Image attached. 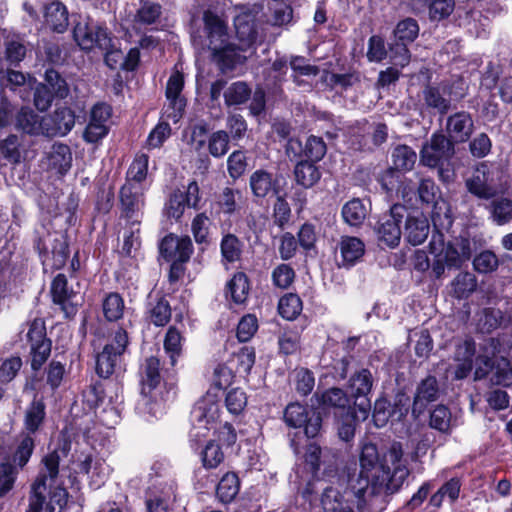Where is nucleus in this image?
Instances as JSON below:
<instances>
[{
	"label": "nucleus",
	"mask_w": 512,
	"mask_h": 512,
	"mask_svg": "<svg viewBox=\"0 0 512 512\" xmlns=\"http://www.w3.org/2000/svg\"><path fill=\"white\" fill-rule=\"evenodd\" d=\"M489 210L493 222L497 225H505L512 221V200L508 198L494 199L489 205Z\"/></svg>",
	"instance_id": "nucleus-39"
},
{
	"label": "nucleus",
	"mask_w": 512,
	"mask_h": 512,
	"mask_svg": "<svg viewBox=\"0 0 512 512\" xmlns=\"http://www.w3.org/2000/svg\"><path fill=\"white\" fill-rule=\"evenodd\" d=\"M285 423L293 428L304 426L307 438H314L321 429L322 419L313 412L310 416L305 406L299 403H290L284 411Z\"/></svg>",
	"instance_id": "nucleus-14"
},
{
	"label": "nucleus",
	"mask_w": 512,
	"mask_h": 512,
	"mask_svg": "<svg viewBox=\"0 0 512 512\" xmlns=\"http://www.w3.org/2000/svg\"><path fill=\"white\" fill-rule=\"evenodd\" d=\"M122 215L129 220L141 222L144 207V189L142 184L125 182L120 190Z\"/></svg>",
	"instance_id": "nucleus-16"
},
{
	"label": "nucleus",
	"mask_w": 512,
	"mask_h": 512,
	"mask_svg": "<svg viewBox=\"0 0 512 512\" xmlns=\"http://www.w3.org/2000/svg\"><path fill=\"white\" fill-rule=\"evenodd\" d=\"M42 125L47 137L65 136L75 125V114L68 107L57 108L52 114L42 117Z\"/></svg>",
	"instance_id": "nucleus-20"
},
{
	"label": "nucleus",
	"mask_w": 512,
	"mask_h": 512,
	"mask_svg": "<svg viewBox=\"0 0 512 512\" xmlns=\"http://www.w3.org/2000/svg\"><path fill=\"white\" fill-rule=\"evenodd\" d=\"M45 24L56 33H63L69 25V14L66 6L60 1H52L44 5Z\"/></svg>",
	"instance_id": "nucleus-25"
},
{
	"label": "nucleus",
	"mask_w": 512,
	"mask_h": 512,
	"mask_svg": "<svg viewBox=\"0 0 512 512\" xmlns=\"http://www.w3.org/2000/svg\"><path fill=\"white\" fill-rule=\"evenodd\" d=\"M183 340L182 332L176 326H170L164 338V350L172 366L181 356Z\"/></svg>",
	"instance_id": "nucleus-36"
},
{
	"label": "nucleus",
	"mask_w": 512,
	"mask_h": 512,
	"mask_svg": "<svg viewBox=\"0 0 512 512\" xmlns=\"http://www.w3.org/2000/svg\"><path fill=\"white\" fill-rule=\"evenodd\" d=\"M359 462V477L350 485V493L356 497L358 507L366 502L367 496L398 491L410 473L400 442H393L381 458L375 444L365 443Z\"/></svg>",
	"instance_id": "nucleus-1"
},
{
	"label": "nucleus",
	"mask_w": 512,
	"mask_h": 512,
	"mask_svg": "<svg viewBox=\"0 0 512 512\" xmlns=\"http://www.w3.org/2000/svg\"><path fill=\"white\" fill-rule=\"evenodd\" d=\"M438 384L434 376H428L418 385L414 402L413 413L421 414L428 403L433 402L438 397Z\"/></svg>",
	"instance_id": "nucleus-27"
},
{
	"label": "nucleus",
	"mask_w": 512,
	"mask_h": 512,
	"mask_svg": "<svg viewBox=\"0 0 512 512\" xmlns=\"http://www.w3.org/2000/svg\"><path fill=\"white\" fill-rule=\"evenodd\" d=\"M474 122L468 112H456L446 121L448 139L454 143L466 142L473 133Z\"/></svg>",
	"instance_id": "nucleus-23"
},
{
	"label": "nucleus",
	"mask_w": 512,
	"mask_h": 512,
	"mask_svg": "<svg viewBox=\"0 0 512 512\" xmlns=\"http://www.w3.org/2000/svg\"><path fill=\"white\" fill-rule=\"evenodd\" d=\"M367 216V208L359 198L348 201L342 208V217L350 226H359Z\"/></svg>",
	"instance_id": "nucleus-37"
},
{
	"label": "nucleus",
	"mask_w": 512,
	"mask_h": 512,
	"mask_svg": "<svg viewBox=\"0 0 512 512\" xmlns=\"http://www.w3.org/2000/svg\"><path fill=\"white\" fill-rule=\"evenodd\" d=\"M46 474H42L37 477L31 488V495L29 498V508L26 512H42L43 503L45 501L46 492V477L49 476L51 479L55 478L58 474V457L50 455L44 460Z\"/></svg>",
	"instance_id": "nucleus-19"
},
{
	"label": "nucleus",
	"mask_w": 512,
	"mask_h": 512,
	"mask_svg": "<svg viewBox=\"0 0 512 512\" xmlns=\"http://www.w3.org/2000/svg\"><path fill=\"white\" fill-rule=\"evenodd\" d=\"M223 95L227 106L242 105L251 97V88L245 82L237 81L227 87Z\"/></svg>",
	"instance_id": "nucleus-42"
},
{
	"label": "nucleus",
	"mask_w": 512,
	"mask_h": 512,
	"mask_svg": "<svg viewBox=\"0 0 512 512\" xmlns=\"http://www.w3.org/2000/svg\"><path fill=\"white\" fill-rule=\"evenodd\" d=\"M483 353L475 358V376L484 377L494 366L496 382L503 386L512 384V334H503L485 341Z\"/></svg>",
	"instance_id": "nucleus-3"
},
{
	"label": "nucleus",
	"mask_w": 512,
	"mask_h": 512,
	"mask_svg": "<svg viewBox=\"0 0 512 512\" xmlns=\"http://www.w3.org/2000/svg\"><path fill=\"white\" fill-rule=\"evenodd\" d=\"M103 314L106 320L113 322L122 318L124 314V300L118 293L108 294L102 303Z\"/></svg>",
	"instance_id": "nucleus-44"
},
{
	"label": "nucleus",
	"mask_w": 512,
	"mask_h": 512,
	"mask_svg": "<svg viewBox=\"0 0 512 512\" xmlns=\"http://www.w3.org/2000/svg\"><path fill=\"white\" fill-rule=\"evenodd\" d=\"M235 372L228 362L218 364L213 373V386L219 390L227 388L233 381Z\"/></svg>",
	"instance_id": "nucleus-61"
},
{
	"label": "nucleus",
	"mask_w": 512,
	"mask_h": 512,
	"mask_svg": "<svg viewBox=\"0 0 512 512\" xmlns=\"http://www.w3.org/2000/svg\"><path fill=\"white\" fill-rule=\"evenodd\" d=\"M149 157L146 154L136 155L127 171L126 182L139 183L146 179Z\"/></svg>",
	"instance_id": "nucleus-53"
},
{
	"label": "nucleus",
	"mask_w": 512,
	"mask_h": 512,
	"mask_svg": "<svg viewBox=\"0 0 512 512\" xmlns=\"http://www.w3.org/2000/svg\"><path fill=\"white\" fill-rule=\"evenodd\" d=\"M405 208L402 205H393L390 213L382 216L376 227V233L380 242L388 247H396L401 239V222Z\"/></svg>",
	"instance_id": "nucleus-15"
},
{
	"label": "nucleus",
	"mask_w": 512,
	"mask_h": 512,
	"mask_svg": "<svg viewBox=\"0 0 512 512\" xmlns=\"http://www.w3.org/2000/svg\"><path fill=\"white\" fill-rule=\"evenodd\" d=\"M225 404L231 414H240L247 405L246 393L240 388L230 390L226 395Z\"/></svg>",
	"instance_id": "nucleus-60"
},
{
	"label": "nucleus",
	"mask_w": 512,
	"mask_h": 512,
	"mask_svg": "<svg viewBox=\"0 0 512 512\" xmlns=\"http://www.w3.org/2000/svg\"><path fill=\"white\" fill-rule=\"evenodd\" d=\"M73 38L82 50L90 51L95 47L108 49L111 46L107 29L94 22H78L73 28Z\"/></svg>",
	"instance_id": "nucleus-9"
},
{
	"label": "nucleus",
	"mask_w": 512,
	"mask_h": 512,
	"mask_svg": "<svg viewBox=\"0 0 512 512\" xmlns=\"http://www.w3.org/2000/svg\"><path fill=\"white\" fill-rule=\"evenodd\" d=\"M228 293L236 304H242L246 301L249 292V282L247 276L242 273H236L227 284Z\"/></svg>",
	"instance_id": "nucleus-43"
},
{
	"label": "nucleus",
	"mask_w": 512,
	"mask_h": 512,
	"mask_svg": "<svg viewBox=\"0 0 512 512\" xmlns=\"http://www.w3.org/2000/svg\"><path fill=\"white\" fill-rule=\"evenodd\" d=\"M373 385L372 374L368 369H360L355 372L349 379L347 390L350 396L355 399V406L358 409L359 415L356 417L365 420L370 412L371 403L367 398Z\"/></svg>",
	"instance_id": "nucleus-11"
},
{
	"label": "nucleus",
	"mask_w": 512,
	"mask_h": 512,
	"mask_svg": "<svg viewBox=\"0 0 512 512\" xmlns=\"http://www.w3.org/2000/svg\"><path fill=\"white\" fill-rule=\"evenodd\" d=\"M169 120L162 116V120L150 132L147 143L151 148L160 147L167 138L171 135V127L168 123Z\"/></svg>",
	"instance_id": "nucleus-63"
},
{
	"label": "nucleus",
	"mask_w": 512,
	"mask_h": 512,
	"mask_svg": "<svg viewBox=\"0 0 512 512\" xmlns=\"http://www.w3.org/2000/svg\"><path fill=\"white\" fill-rule=\"evenodd\" d=\"M51 164L60 172L67 171L71 166L72 154L68 145L54 144L50 152Z\"/></svg>",
	"instance_id": "nucleus-52"
},
{
	"label": "nucleus",
	"mask_w": 512,
	"mask_h": 512,
	"mask_svg": "<svg viewBox=\"0 0 512 512\" xmlns=\"http://www.w3.org/2000/svg\"><path fill=\"white\" fill-rule=\"evenodd\" d=\"M240 483L235 473L225 474L218 483L216 494L223 503H230L238 494Z\"/></svg>",
	"instance_id": "nucleus-38"
},
{
	"label": "nucleus",
	"mask_w": 512,
	"mask_h": 512,
	"mask_svg": "<svg viewBox=\"0 0 512 512\" xmlns=\"http://www.w3.org/2000/svg\"><path fill=\"white\" fill-rule=\"evenodd\" d=\"M227 362L235 374L246 375L255 363V352L250 347H243L239 352L234 353Z\"/></svg>",
	"instance_id": "nucleus-34"
},
{
	"label": "nucleus",
	"mask_w": 512,
	"mask_h": 512,
	"mask_svg": "<svg viewBox=\"0 0 512 512\" xmlns=\"http://www.w3.org/2000/svg\"><path fill=\"white\" fill-rule=\"evenodd\" d=\"M164 408L163 399L157 398V390L152 393L141 392V397L136 404L137 413L147 421L162 416Z\"/></svg>",
	"instance_id": "nucleus-30"
},
{
	"label": "nucleus",
	"mask_w": 512,
	"mask_h": 512,
	"mask_svg": "<svg viewBox=\"0 0 512 512\" xmlns=\"http://www.w3.org/2000/svg\"><path fill=\"white\" fill-rule=\"evenodd\" d=\"M279 181V176H274L266 170L258 169L251 174L249 184L255 197L265 198L269 195L281 193Z\"/></svg>",
	"instance_id": "nucleus-24"
},
{
	"label": "nucleus",
	"mask_w": 512,
	"mask_h": 512,
	"mask_svg": "<svg viewBox=\"0 0 512 512\" xmlns=\"http://www.w3.org/2000/svg\"><path fill=\"white\" fill-rule=\"evenodd\" d=\"M304 469L307 470L311 475L312 479L308 481L306 487L302 490L301 494L304 499L309 502L313 501V495L317 490L318 479H315L320 466L324 463L323 452L319 445L315 442H309L304 447Z\"/></svg>",
	"instance_id": "nucleus-18"
},
{
	"label": "nucleus",
	"mask_w": 512,
	"mask_h": 512,
	"mask_svg": "<svg viewBox=\"0 0 512 512\" xmlns=\"http://www.w3.org/2000/svg\"><path fill=\"white\" fill-rule=\"evenodd\" d=\"M221 255L226 262H236L242 253V243L234 234H226L220 243Z\"/></svg>",
	"instance_id": "nucleus-45"
},
{
	"label": "nucleus",
	"mask_w": 512,
	"mask_h": 512,
	"mask_svg": "<svg viewBox=\"0 0 512 512\" xmlns=\"http://www.w3.org/2000/svg\"><path fill=\"white\" fill-rule=\"evenodd\" d=\"M141 375L142 393H152L157 390L161 381L159 359L154 356L147 358L142 365Z\"/></svg>",
	"instance_id": "nucleus-31"
},
{
	"label": "nucleus",
	"mask_w": 512,
	"mask_h": 512,
	"mask_svg": "<svg viewBox=\"0 0 512 512\" xmlns=\"http://www.w3.org/2000/svg\"><path fill=\"white\" fill-rule=\"evenodd\" d=\"M224 458L221 446L215 441H209L201 451L202 464L206 469L217 468Z\"/></svg>",
	"instance_id": "nucleus-48"
},
{
	"label": "nucleus",
	"mask_w": 512,
	"mask_h": 512,
	"mask_svg": "<svg viewBox=\"0 0 512 512\" xmlns=\"http://www.w3.org/2000/svg\"><path fill=\"white\" fill-rule=\"evenodd\" d=\"M424 100L428 107L445 114L450 108V100L445 98L435 87H427L424 91Z\"/></svg>",
	"instance_id": "nucleus-59"
},
{
	"label": "nucleus",
	"mask_w": 512,
	"mask_h": 512,
	"mask_svg": "<svg viewBox=\"0 0 512 512\" xmlns=\"http://www.w3.org/2000/svg\"><path fill=\"white\" fill-rule=\"evenodd\" d=\"M216 395L210 391L198 400L193 406L190 414L191 429L189 439L191 446H197L203 439L208 437L209 431L214 428L219 417V406Z\"/></svg>",
	"instance_id": "nucleus-5"
},
{
	"label": "nucleus",
	"mask_w": 512,
	"mask_h": 512,
	"mask_svg": "<svg viewBox=\"0 0 512 512\" xmlns=\"http://www.w3.org/2000/svg\"><path fill=\"white\" fill-rule=\"evenodd\" d=\"M261 10V5H254L252 9L243 11L234 18L236 35L240 42L238 45L231 41L227 24L220 16L209 10L204 12L207 47L211 51L212 60L222 72L234 69L247 59L246 52L256 40L255 15Z\"/></svg>",
	"instance_id": "nucleus-2"
},
{
	"label": "nucleus",
	"mask_w": 512,
	"mask_h": 512,
	"mask_svg": "<svg viewBox=\"0 0 512 512\" xmlns=\"http://www.w3.org/2000/svg\"><path fill=\"white\" fill-rule=\"evenodd\" d=\"M51 295L55 305H58L66 318L74 317L83 303V296L68 284L67 277L59 273L51 283Z\"/></svg>",
	"instance_id": "nucleus-7"
},
{
	"label": "nucleus",
	"mask_w": 512,
	"mask_h": 512,
	"mask_svg": "<svg viewBox=\"0 0 512 512\" xmlns=\"http://www.w3.org/2000/svg\"><path fill=\"white\" fill-rule=\"evenodd\" d=\"M294 175L297 184L304 188L314 186L321 178L318 167L309 161H300L294 168Z\"/></svg>",
	"instance_id": "nucleus-33"
},
{
	"label": "nucleus",
	"mask_w": 512,
	"mask_h": 512,
	"mask_svg": "<svg viewBox=\"0 0 512 512\" xmlns=\"http://www.w3.org/2000/svg\"><path fill=\"white\" fill-rule=\"evenodd\" d=\"M27 340L30 343L31 368L38 371L51 353V341L46 337V329L41 321L31 323Z\"/></svg>",
	"instance_id": "nucleus-12"
},
{
	"label": "nucleus",
	"mask_w": 512,
	"mask_h": 512,
	"mask_svg": "<svg viewBox=\"0 0 512 512\" xmlns=\"http://www.w3.org/2000/svg\"><path fill=\"white\" fill-rule=\"evenodd\" d=\"M45 84L52 91L53 95L64 99L69 94V87L64 78L54 69H47L45 72Z\"/></svg>",
	"instance_id": "nucleus-54"
},
{
	"label": "nucleus",
	"mask_w": 512,
	"mask_h": 512,
	"mask_svg": "<svg viewBox=\"0 0 512 512\" xmlns=\"http://www.w3.org/2000/svg\"><path fill=\"white\" fill-rule=\"evenodd\" d=\"M161 15V6L153 2H143L138 9L135 20L138 23L151 25L155 23Z\"/></svg>",
	"instance_id": "nucleus-58"
},
{
	"label": "nucleus",
	"mask_w": 512,
	"mask_h": 512,
	"mask_svg": "<svg viewBox=\"0 0 512 512\" xmlns=\"http://www.w3.org/2000/svg\"><path fill=\"white\" fill-rule=\"evenodd\" d=\"M503 316L502 312L494 308H486L478 320V329L482 333H489L500 326Z\"/></svg>",
	"instance_id": "nucleus-57"
},
{
	"label": "nucleus",
	"mask_w": 512,
	"mask_h": 512,
	"mask_svg": "<svg viewBox=\"0 0 512 512\" xmlns=\"http://www.w3.org/2000/svg\"><path fill=\"white\" fill-rule=\"evenodd\" d=\"M175 498V485L157 477L148 487L146 504L148 512H167L169 503Z\"/></svg>",
	"instance_id": "nucleus-17"
},
{
	"label": "nucleus",
	"mask_w": 512,
	"mask_h": 512,
	"mask_svg": "<svg viewBox=\"0 0 512 512\" xmlns=\"http://www.w3.org/2000/svg\"><path fill=\"white\" fill-rule=\"evenodd\" d=\"M321 506L324 512H354L345 495L334 487H324L321 494Z\"/></svg>",
	"instance_id": "nucleus-28"
},
{
	"label": "nucleus",
	"mask_w": 512,
	"mask_h": 512,
	"mask_svg": "<svg viewBox=\"0 0 512 512\" xmlns=\"http://www.w3.org/2000/svg\"><path fill=\"white\" fill-rule=\"evenodd\" d=\"M499 259L497 255L490 251L484 250L477 254L473 259V268L480 274H489L498 269Z\"/></svg>",
	"instance_id": "nucleus-51"
},
{
	"label": "nucleus",
	"mask_w": 512,
	"mask_h": 512,
	"mask_svg": "<svg viewBox=\"0 0 512 512\" xmlns=\"http://www.w3.org/2000/svg\"><path fill=\"white\" fill-rule=\"evenodd\" d=\"M454 153V144L444 134L434 133L420 151V162L430 168H442Z\"/></svg>",
	"instance_id": "nucleus-8"
},
{
	"label": "nucleus",
	"mask_w": 512,
	"mask_h": 512,
	"mask_svg": "<svg viewBox=\"0 0 512 512\" xmlns=\"http://www.w3.org/2000/svg\"><path fill=\"white\" fill-rule=\"evenodd\" d=\"M461 480L458 477L446 481L430 498V504L439 508L445 499L455 502L460 494Z\"/></svg>",
	"instance_id": "nucleus-32"
},
{
	"label": "nucleus",
	"mask_w": 512,
	"mask_h": 512,
	"mask_svg": "<svg viewBox=\"0 0 512 512\" xmlns=\"http://www.w3.org/2000/svg\"><path fill=\"white\" fill-rule=\"evenodd\" d=\"M149 319L155 326H165L171 319V306L164 297L151 304L148 310Z\"/></svg>",
	"instance_id": "nucleus-47"
},
{
	"label": "nucleus",
	"mask_w": 512,
	"mask_h": 512,
	"mask_svg": "<svg viewBox=\"0 0 512 512\" xmlns=\"http://www.w3.org/2000/svg\"><path fill=\"white\" fill-rule=\"evenodd\" d=\"M303 153L311 161H319L326 154V144L321 137L311 135L306 140Z\"/></svg>",
	"instance_id": "nucleus-64"
},
{
	"label": "nucleus",
	"mask_w": 512,
	"mask_h": 512,
	"mask_svg": "<svg viewBox=\"0 0 512 512\" xmlns=\"http://www.w3.org/2000/svg\"><path fill=\"white\" fill-rule=\"evenodd\" d=\"M17 126L25 133L31 135H44L42 117L30 109L22 108L17 115Z\"/></svg>",
	"instance_id": "nucleus-35"
},
{
	"label": "nucleus",
	"mask_w": 512,
	"mask_h": 512,
	"mask_svg": "<svg viewBox=\"0 0 512 512\" xmlns=\"http://www.w3.org/2000/svg\"><path fill=\"white\" fill-rule=\"evenodd\" d=\"M419 33V26L415 19L406 18L400 21L395 30L394 35L398 43H411L413 42Z\"/></svg>",
	"instance_id": "nucleus-49"
},
{
	"label": "nucleus",
	"mask_w": 512,
	"mask_h": 512,
	"mask_svg": "<svg viewBox=\"0 0 512 512\" xmlns=\"http://www.w3.org/2000/svg\"><path fill=\"white\" fill-rule=\"evenodd\" d=\"M430 426L442 433L451 428V412L444 405L437 406L430 414Z\"/></svg>",
	"instance_id": "nucleus-56"
},
{
	"label": "nucleus",
	"mask_w": 512,
	"mask_h": 512,
	"mask_svg": "<svg viewBox=\"0 0 512 512\" xmlns=\"http://www.w3.org/2000/svg\"><path fill=\"white\" fill-rule=\"evenodd\" d=\"M496 171L486 163L476 167L471 177L466 180L468 191L480 199H491L498 193V179Z\"/></svg>",
	"instance_id": "nucleus-10"
},
{
	"label": "nucleus",
	"mask_w": 512,
	"mask_h": 512,
	"mask_svg": "<svg viewBox=\"0 0 512 512\" xmlns=\"http://www.w3.org/2000/svg\"><path fill=\"white\" fill-rule=\"evenodd\" d=\"M78 468L81 473L88 475L90 485L94 489L100 488L108 479L111 469L104 459L97 455H86L79 460Z\"/></svg>",
	"instance_id": "nucleus-22"
},
{
	"label": "nucleus",
	"mask_w": 512,
	"mask_h": 512,
	"mask_svg": "<svg viewBox=\"0 0 512 512\" xmlns=\"http://www.w3.org/2000/svg\"><path fill=\"white\" fill-rule=\"evenodd\" d=\"M416 152L407 145H399L392 152L393 167L398 171L411 170L416 162Z\"/></svg>",
	"instance_id": "nucleus-40"
},
{
	"label": "nucleus",
	"mask_w": 512,
	"mask_h": 512,
	"mask_svg": "<svg viewBox=\"0 0 512 512\" xmlns=\"http://www.w3.org/2000/svg\"><path fill=\"white\" fill-rule=\"evenodd\" d=\"M129 343L127 331L118 328L96 357V373L108 378L122 370L123 356Z\"/></svg>",
	"instance_id": "nucleus-6"
},
{
	"label": "nucleus",
	"mask_w": 512,
	"mask_h": 512,
	"mask_svg": "<svg viewBox=\"0 0 512 512\" xmlns=\"http://www.w3.org/2000/svg\"><path fill=\"white\" fill-rule=\"evenodd\" d=\"M475 250V242L458 237L453 241L445 243L444 235L439 231L432 234L429 251L433 255L432 271L436 278H440L448 268H460L468 261Z\"/></svg>",
	"instance_id": "nucleus-4"
},
{
	"label": "nucleus",
	"mask_w": 512,
	"mask_h": 512,
	"mask_svg": "<svg viewBox=\"0 0 512 512\" xmlns=\"http://www.w3.org/2000/svg\"><path fill=\"white\" fill-rule=\"evenodd\" d=\"M339 249L344 266L355 265L364 255L365 245L357 237L343 236L339 242Z\"/></svg>",
	"instance_id": "nucleus-29"
},
{
	"label": "nucleus",
	"mask_w": 512,
	"mask_h": 512,
	"mask_svg": "<svg viewBox=\"0 0 512 512\" xmlns=\"http://www.w3.org/2000/svg\"><path fill=\"white\" fill-rule=\"evenodd\" d=\"M140 222L132 221L124 233V242L121 253L126 256H135L140 248Z\"/></svg>",
	"instance_id": "nucleus-50"
},
{
	"label": "nucleus",
	"mask_w": 512,
	"mask_h": 512,
	"mask_svg": "<svg viewBox=\"0 0 512 512\" xmlns=\"http://www.w3.org/2000/svg\"><path fill=\"white\" fill-rule=\"evenodd\" d=\"M184 87V76L179 71L171 74L166 85L168 105L164 108L163 117L178 123L183 116L186 100L181 96Z\"/></svg>",
	"instance_id": "nucleus-13"
},
{
	"label": "nucleus",
	"mask_w": 512,
	"mask_h": 512,
	"mask_svg": "<svg viewBox=\"0 0 512 512\" xmlns=\"http://www.w3.org/2000/svg\"><path fill=\"white\" fill-rule=\"evenodd\" d=\"M159 250L167 261L187 262L193 252V245L189 237L179 238L170 234L162 239Z\"/></svg>",
	"instance_id": "nucleus-21"
},
{
	"label": "nucleus",
	"mask_w": 512,
	"mask_h": 512,
	"mask_svg": "<svg viewBox=\"0 0 512 512\" xmlns=\"http://www.w3.org/2000/svg\"><path fill=\"white\" fill-rule=\"evenodd\" d=\"M302 311V301L296 294L289 293L280 298L279 314L287 320H294Z\"/></svg>",
	"instance_id": "nucleus-46"
},
{
	"label": "nucleus",
	"mask_w": 512,
	"mask_h": 512,
	"mask_svg": "<svg viewBox=\"0 0 512 512\" xmlns=\"http://www.w3.org/2000/svg\"><path fill=\"white\" fill-rule=\"evenodd\" d=\"M229 150V134L224 130L213 132L208 139V151L215 157L224 156Z\"/></svg>",
	"instance_id": "nucleus-55"
},
{
	"label": "nucleus",
	"mask_w": 512,
	"mask_h": 512,
	"mask_svg": "<svg viewBox=\"0 0 512 512\" xmlns=\"http://www.w3.org/2000/svg\"><path fill=\"white\" fill-rule=\"evenodd\" d=\"M452 288L456 298H467L476 290L477 279L470 272H461L454 278Z\"/></svg>",
	"instance_id": "nucleus-41"
},
{
	"label": "nucleus",
	"mask_w": 512,
	"mask_h": 512,
	"mask_svg": "<svg viewBox=\"0 0 512 512\" xmlns=\"http://www.w3.org/2000/svg\"><path fill=\"white\" fill-rule=\"evenodd\" d=\"M429 231L428 219L422 213L417 212L407 217L404 235L410 244H422L427 239Z\"/></svg>",
	"instance_id": "nucleus-26"
},
{
	"label": "nucleus",
	"mask_w": 512,
	"mask_h": 512,
	"mask_svg": "<svg viewBox=\"0 0 512 512\" xmlns=\"http://www.w3.org/2000/svg\"><path fill=\"white\" fill-rule=\"evenodd\" d=\"M258 329L255 315L247 314L241 318L237 326L236 336L240 342L249 341Z\"/></svg>",
	"instance_id": "nucleus-62"
}]
</instances>
